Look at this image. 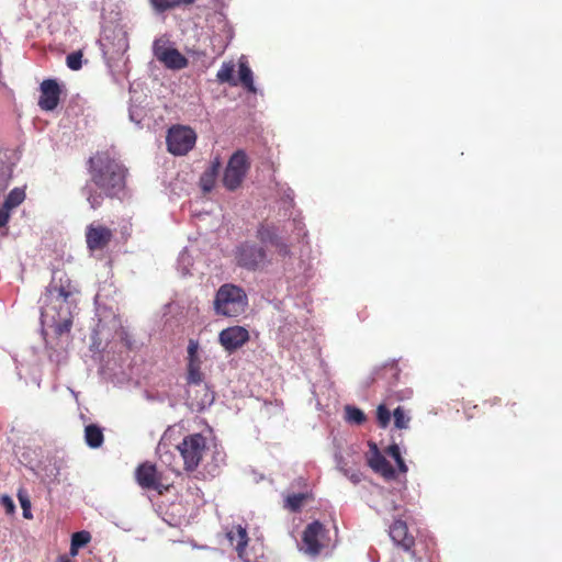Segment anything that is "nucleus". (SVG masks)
<instances>
[{"label":"nucleus","mask_w":562,"mask_h":562,"mask_svg":"<svg viewBox=\"0 0 562 562\" xmlns=\"http://www.w3.org/2000/svg\"><path fill=\"white\" fill-rule=\"evenodd\" d=\"M260 245L251 240L240 243L234 252L236 265L248 271L263 270L272 263L267 245L274 248L278 256L285 258L291 255L290 245L279 235L278 226L268 221L258 224L255 234Z\"/></svg>","instance_id":"f257e3e1"},{"label":"nucleus","mask_w":562,"mask_h":562,"mask_svg":"<svg viewBox=\"0 0 562 562\" xmlns=\"http://www.w3.org/2000/svg\"><path fill=\"white\" fill-rule=\"evenodd\" d=\"M90 181L100 190L97 192L88 184L87 201L91 209H99L104 196L113 199L120 195L126 186L127 169L106 151H98L89 159Z\"/></svg>","instance_id":"f03ea898"},{"label":"nucleus","mask_w":562,"mask_h":562,"mask_svg":"<svg viewBox=\"0 0 562 562\" xmlns=\"http://www.w3.org/2000/svg\"><path fill=\"white\" fill-rule=\"evenodd\" d=\"M248 306L246 291L236 284L224 283L216 291L213 307L216 315L237 317L245 313Z\"/></svg>","instance_id":"7ed1b4c3"},{"label":"nucleus","mask_w":562,"mask_h":562,"mask_svg":"<svg viewBox=\"0 0 562 562\" xmlns=\"http://www.w3.org/2000/svg\"><path fill=\"white\" fill-rule=\"evenodd\" d=\"M76 292L78 291L67 273L60 270L55 271L46 290V296L50 297V302L43 308V315H49L50 310H63L64 305L69 306V300Z\"/></svg>","instance_id":"20e7f679"},{"label":"nucleus","mask_w":562,"mask_h":562,"mask_svg":"<svg viewBox=\"0 0 562 562\" xmlns=\"http://www.w3.org/2000/svg\"><path fill=\"white\" fill-rule=\"evenodd\" d=\"M183 459L184 470L194 471L203 459L206 450V438L201 434L186 436L181 443L177 446Z\"/></svg>","instance_id":"39448f33"},{"label":"nucleus","mask_w":562,"mask_h":562,"mask_svg":"<svg viewBox=\"0 0 562 562\" xmlns=\"http://www.w3.org/2000/svg\"><path fill=\"white\" fill-rule=\"evenodd\" d=\"M166 142L171 154L182 156L194 147L196 134L191 127L176 125L169 128Z\"/></svg>","instance_id":"423d86ee"},{"label":"nucleus","mask_w":562,"mask_h":562,"mask_svg":"<svg viewBox=\"0 0 562 562\" xmlns=\"http://www.w3.org/2000/svg\"><path fill=\"white\" fill-rule=\"evenodd\" d=\"M248 169L249 161L246 153L244 150L234 153L224 172L223 183L225 188L231 191L237 189L241 184Z\"/></svg>","instance_id":"0eeeda50"},{"label":"nucleus","mask_w":562,"mask_h":562,"mask_svg":"<svg viewBox=\"0 0 562 562\" xmlns=\"http://www.w3.org/2000/svg\"><path fill=\"white\" fill-rule=\"evenodd\" d=\"M135 480L143 490L157 491L159 494L168 491L170 485L162 481V473L151 462H143L135 470Z\"/></svg>","instance_id":"6e6552de"},{"label":"nucleus","mask_w":562,"mask_h":562,"mask_svg":"<svg viewBox=\"0 0 562 562\" xmlns=\"http://www.w3.org/2000/svg\"><path fill=\"white\" fill-rule=\"evenodd\" d=\"M87 248L90 251L103 250L113 238V231L102 224L91 223L85 232Z\"/></svg>","instance_id":"1a4fd4ad"},{"label":"nucleus","mask_w":562,"mask_h":562,"mask_svg":"<svg viewBox=\"0 0 562 562\" xmlns=\"http://www.w3.org/2000/svg\"><path fill=\"white\" fill-rule=\"evenodd\" d=\"M326 535L324 525L317 520L308 524L303 531V543L305 546V552L310 555H317L324 548L323 540Z\"/></svg>","instance_id":"9d476101"},{"label":"nucleus","mask_w":562,"mask_h":562,"mask_svg":"<svg viewBox=\"0 0 562 562\" xmlns=\"http://www.w3.org/2000/svg\"><path fill=\"white\" fill-rule=\"evenodd\" d=\"M38 106L44 111L55 110L60 100L61 89L55 79H45L40 86Z\"/></svg>","instance_id":"9b49d317"},{"label":"nucleus","mask_w":562,"mask_h":562,"mask_svg":"<svg viewBox=\"0 0 562 562\" xmlns=\"http://www.w3.org/2000/svg\"><path fill=\"white\" fill-rule=\"evenodd\" d=\"M155 57L162 63L167 68L180 70L188 66V59L173 47H165L158 44L154 45Z\"/></svg>","instance_id":"f8f14e48"},{"label":"nucleus","mask_w":562,"mask_h":562,"mask_svg":"<svg viewBox=\"0 0 562 562\" xmlns=\"http://www.w3.org/2000/svg\"><path fill=\"white\" fill-rule=\"evenodd\" d=\"M225 350L232 352L244 346L249 340V333L241 326H233L223 329L218 336Z\"/></svg>","instance_id":"ddd939ff"},{"label":"nucleus","mask_w":562,"mask_h":562,"mask_svg":"<svg viewBox=\"0 0 562 562\" xmlns=\"http://www.w3.org/2000/svg\"><path fill=\"white\" fill-rule=\"evenodd\" d=\"M389 533L394 543L405 551H411L415 546V538L408 532L407 524L402 519L394 520L390 526Z\"/></svg>","instance_id":"4468645a"},{"label":"nucleus","mask_w":562,"mask_h":562,"mask_svg":"<svg viewBox=\"0 0 562 562\" xmlns=\"http://www.w3.org/2000/svg\"><path fill=\"white\" fill-rule=\"evenodd\" d=\"M372 454L368 459L369 467L386 481L394 480L396 476L395 470L392 464L381 454L376 445L372 443Z\"/></svg>","instance_id":"2eb2a0df"},{"label":"nucleus","mask_w":562,"mask_h":562,"mask_svg":"<svg viewBox=\"0 0 562 562\" xmlns=\"http://www.w3.org/2000/svg\"><path fill=\"white\" fill-rule=\"evenodd\" d=\"M227 538L232 546H234L239 559L245 562L249 561V558L246 552V548L248 544V535L245 528L241 526H236L232 530L227 532Z\"/></svg>","instance_id":"dca6fc26"},{"label":"nucleus","mask_w":562,"mask_h":562,"mask_svg":"<svg viewBox=\"0 0 562 562\" xmlns=\"http://www.w3.org/2000/svg\"><path fill=\"white\" fill-rule=\"evenodd\" d=\"M70 306H66L64 308H56V311L50 310L49 315L54 321H56L55 331L57 335H63L65 333L70 331L72 326L71 315L69 311Z\"/></svg>","instance_id":"f3484780"},{"label":"nucleus","mask_w":562,"mask_h":562,"mask_svg":"<svg viewBox=\"0 0 562 562\" xmlns=\"http://www.w3.org/2000/svg\"><path fill=\"white\" fill-rule=\"evenodd\" d=\"M85 440L90 448H99L102 446L104 436L102 429L94 424H90L85 428Z\"/></svg>","instance_id":"a211bd4d"},{"label":"nucleus","mask_w":562,"mask_h":562,"mask_svg":"<svg viewBox=\"0 0 562 562\" xmlns=\"http://www.w3.org/2000/svg\"><path fill=\"white\" fill-rule=\"evenodd\" d=\"M203 373L201 371V360H190L188 361V374L187 381L188 384H193L196 386H202L203 382Z\"/></svg>","instance_id":"6ab92c4d"},{"label":"nucleus","mask_w":562,"mask_h":562,"mask_svg":"<svg viewBox=\"0 0 562 562\" xmlns=\"http://www.w3.org/2000/svg\"><path fill=\"white\" fill-rule=\"evenodd\" d=\"M239 80L249 92H256V88L254 86L252 71L247 65V63H239Z\"/></svg>","instance_id":"aec40b11"},{"label":"nucleus","mask_w":562,"mask_h":562,"mask_svg":"<svg viewBox=\"0 0 562 562\" xmlns=\"http://www.w3.org/2000/svg\"><path fill=\"white\" fill-rule=\"evenodd\" d=\"M308 494L307 493H296V494H290L285 498L284 507L289 510L296 513L301 510L303 504L307 499Z\"/></svg>","instance_id":"412c9836"},{"label":"nucleus","mask_w":562,"mask_h":562,"mask_svg":"<svg viewBox=\"0 0 562 562\" xmlns=\"http://www.w3.org/2000/svg\"><path fill=\"white\" fill-rule=\"evenodd\" d=\"M24 199L25 192L22 189L14 188L5 198L3 206L11 211L12 209L19 206L24 201Z\"/></svg>","instance_id":"4be33fe9"},{"label":"nucleus","mask_w":562,"mask_h":562,"mask_svg":"<svg viewBox=\"0 0 562 562\" xmlns=\"http://www.w3.org/2000/svg\"><path fill=\"white\" fill-rule=\"evenodd\" d=\"M386 453L395 460L400 472L406 473L408 471V468L404 459L402 458L398 445L393 443L389 446V448L386 449Z\"/></svg>","instance_id":"5701e85b"},{"label":"nucleus","mask_w":562,"mask_h":562,"mask_svg":"<svg viewBox=\"0 0 562 562\" xmlns=\"http://www.w3.org/2000/svg\"><path fill=\"white\" fill-rule=\"evenodd\" d=\"M345 411L346 418L349 423L361 425L366 422V415L360 408L347 405Z\"/></svg>","instance_id":"b1692460"},{"label":"nucleus","mask_w":562,"mask_h":562,"mask_svg":"<svg viewBox=\"0 0 562 562\" xmlns=\"http://www.w3.org/2000/svg\"><path fill=\"white\" fill-rule=\"evenodd\" d=\"M393 417H394V426L397 429L408 428L411 417L406 415L403 407H401V406L396 407L393 412Z\"/></svg>","instance_id":"393cba45"},{"label":"nucleus","mask_w":562,"mask_h":562,"mask_svg":"<svg viewBox=\"0 0 562 562\" xmlns=\"http://www.w3.org/2000/svg\"><path fill=\"white\" fill-rule=\"evenodd\" d=\"M234 65L233 64H223V66L221 67V69L217 71V80L220 82H228V83H232V85H236V82L234 81Z\"/></svg>","instance_id":"a878e982"},{"label":"nucleus","mask_w":562,"mask_h":562,"mask_svg":"<svg viewBox=\"0 0 562 562\" xmlns=\"http://www.w3.org/2000/svg\"><path fill=\"white\" fill-rule=\"evenodd\" d=\"M376 419H378V424L381 428H386L389 426V424L391 422V412L384 404H380L378 406Z\"/></svg>","instance_id":"bb28decb"},{"label":"nucleus","mask_w":562,"mask_h":562,"mask_svg":"<svg viewBox=\"0 0 562 562\" xmlns=\"http://www.w3.org/2000/svg\"><path fill=\"white\" fill-rule=\"evenodd\" d=\"M82 52L81 50H77V52H72L70 53L67 57H66V65L69 69L71 70H79L81 69L82 67Z\"/></svg>","instance_id":"cd10ccee"},{"label":"nucleus","mask_w":562,"mask_h":562,"mask_svg":"<svg viewBox=\"0 0 562 562\" xmlns=\"http://www.w3.org/2000/svg\"><path fill=\"white\" fill-rule=\"evenodd\" d=\"M149 3L157 13H164L177 8L175 0H149Z\"/></svg>","instance_id":"c85d7f7f"},{"label":"nucleus","mask_w":562,"mask_h":562,"mask_svg":"<svg viewBox=\"0 0 562 562\" xmlns=\"http://www.w3.org/2000/svg\"><path fill=\"white\" fill-rule=\"evenodd\" d=\"M218 167H220V162L216 161L211 167L210 172H205L204 176L202 177L203 189L205 191H210L212 189L213 182H214V175L217 172Z\"/></svg>","instance_id":"c756f323"},{"label":"nucleus","mask_w":562,"mask_h":562,"mask_svg":"<svg viewBox=\"0 0 562 562\" xmlns=\"http://www.w3.org/2000/svg\"><path fill=\"white\" fill-rule=\"evenodd\" d=\"M91 540V535L89 531L82 530L72 533L71 542L79 548L87 546Z\"/></svg>","instance_id":"7c9ffc66"},{"label":"nucleus","mask_w":562,"mask_h":562,"mask_svg":"<svg viewBox=\"0 0 562 562\" xmlns=\"http://www.w3.org/2000/svg\"><path fill=\"white\" fill-rule=\"evenodd\" d=\"M198 349H199L198 341L190 339L189 345H188V361L199 360Z\"/></svg>","instance_id":"2f4dec72"},{"label":"nucleus","mask_w":562,"mask_h":562,"mask_svg":"<svg viewBox=\"0 0 562 562\" xmlns=\"http://www.w3.org/2000/svg\"><path fill=\"white\" fill-rule=\"evenodd\" d=\"M19 499H20V503H21V507L23 509L24 518L31 519L32 518V514H31V503H30V499L26 496H22L21 494H19Z\"/></svg>","instance_id":"473e14b6"},{"label":"nucleus","mask_w":562,"mask_h":562,"mask_svg":"<svg viewBox=\"0 0 562 562\" xmlns=\"http://www.w3.org/2000/svg\"><path fill=\"white\" fill-rule=\"evenodd\" d=\"M384 374L390 373L392 378L396 381L398 379L400 369L397 363L391 362L383 367Z\"/></svg>","instance_id":"72a5a7b5"},{"label":"nucleus","mask_w":562,"mask_h":562,"mask_svg":"<svg viewBox=\"0 0 562 562\" xmlns=\"http://www.w3.org/2000/svg\"><path fill=\"white\" fill-rule=\"evenodd\" d=\"M1 504L4 506L8 514L14 513L15 506L13 501L9 496H2Z\"/></svg>","instance_id":"f704fd0d"},{"label":"nucleus","mask_w":562,"mask_h":562,"mask_svg":"<svg viewBox=\"0 0 562 562\" xmlns=\"http://www.w3.org/2000/svg\"><path fill=\"white\" fill-rule=\"evenodd\" d=\"M10 218V211L7 210L4 206L0 210V227H3L8 224Z\"/></svg>","instance_id":"c9c22d12"},{"label":"nucleus","mask_w":562,"mask_h":562,"mask_svg":"<svg viewBox=\"0 0 562 562\" xmlns=\"http://www.w3.org/2000/svg\"><path fill=\"white\" fill-rule=\"evenodd\" d=\"M204 396L196 403V406L199 408H203L206 404H210L212 402V396L209 395L207 390L203 387Z\"/></svg>","instance_id":"e433bc0d"},{"label":"nucleus","mask_w":562,"mask_h":562,"mask_svg":"<svg viewBox=\"0 0 562 562\" xmlns=\"http://www.w3.org/2000/svg\"><path fill=\"white\" fill-rule=\"evenodd\" d=\"M349 479L351 480V482H353L355 484L359 483L362 479V473L360 472H353L349 475Z\"/></svg>","instance_id":"4c0bfd02"},{"label":"nucleus","mask_w":562,"mask_h":562,"mask_svg":"<svg viewBox=\"0 0 562 562\" xmlns=\"http://www.w3.org/2000/svg\"><path fill=\"white\" fill-rule=\"evenodd\" d=\"M79 547L78 546H75V543L70 542V550H69V553H70V558H75L77 554H78V551H79Z\"/></svg>","instance_id":"58836bf2"},{"label":"nucleus","mask_w":562,"mask_h":562,"mask_svg":"<svg viewBox=\"0 0 562 562\" xmlns=\"http://www.w3.org/2000/svg\"><path fill=\"white\" fill-rule=\"evenodd\" d=\"M79 547L78 546H75V543L70 542V550H69V553H70V558H75L77 554H78V551H79Z\"/></svg>","instance_id":"ea45409f"},{"label":"nucleus","mask_w":562,"mask_h":562,"mask_svg":"<svg viewBox=\"0 0 562 562\" xmlns=\"http://www.w3.org/2000/svg\"><path fill=\"white\" fill-rule=\"evenodd\" d=\"M196 0H175V3H177V8L184 4V5H189V4H192L194 3Z\"/></svg>","instance_id":"a19ab883"},{"label":"nucleus","mask_w":562,"mask_h":562,"mask_svg":"<svg viewBox=\"0 0 562 562\" xmlns=\"http://www.w3.org/2000/svg\"><path fill=\"white\" fill-rule=\"evenodd\" d=\"M57 562H74V561L68 555H60V557H58Z\"/></svg>","instance_id":"79ce46f5"}]
</instances>
